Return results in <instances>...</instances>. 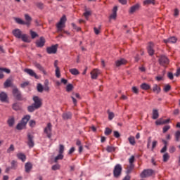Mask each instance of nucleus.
Listing matches in <instances>:
<instances>
[{"instance_id": "f257e3e1", "label": "nucleus", "mask_w": 180, "mask_h": 180, "mask_svg": "<svg viewBox=\"0 0 180 180\" xmlns=\"http://www.w3.org/2000/svg\"><path fill=\"white\" fill-rule=\"evenodd\" d=\"M32 99L34 103L27 107V110L28 112H30V113L35 111L36 109H40V108H41V105H43V103L41 102V100L40 98H39V96H34Z\"/></svg>"}, {"instance_id": "f03ea898", "label": "nucleus", "mask_w": 180, "mask_h": 180, "mask_svg": "<svg viewBox=\"0 0 180 180\" xmlns=\"http://www.w3.org/2000/svg\"><path fill=\"white\" fill-rule=\"evenodd\" d=\"M12 94L14 99H15V101H18V102H26L27 101L26 97H24L23 94H22V91H20V90L17 87H14L13 89Z\"/></svg>"}, {"instance_id": "7ed1b4c3", "label": "nucleus", "mask_w": 180, "mask_h": 180, "mask_svg": "<svg viewBox=\"0 0 180 180\" xmlns=\"http://www.w3.org/2000/svg\"><path fill=\"white\" fill-rule=\"evenodd\" d=\"M25 21L20 18H17L15 19L16 23H18V25H25L26 26H27V27H30L32 25V17L29 15V14H25Z\"/></svg>"}, {"instance_id": "20e7f679", "label": "nucleus", "mask_w": 180, "mask_h": 180, "mask_svg": "<svg viewBox=\"0 0 180 180\" xmlns=\"http://www.w3.org/2000/svg\"><path fill=\"white\" fill-rule=\"evenodd\" d=\"M158 63L162 67L167 68L169 64V59L165 55H161L159 56Z\"/></svg>"}, {"instance_id": "39448f33", "label": "nucleus", "mask_w": 180, "mask_h": 180, "mask_svg": "<svg viewBox=\"0 0 180 180\" xmlns=\"http://www.w3.org/2000/svg\"><path fill=\"white\" fill-rule=\"evenodd\" d=\"M65 22H67V17L64 15L56 24L58 32H63V28L65 27Z\"/></svg>"}, {"instance_id": "423d86ee", "label": "nucleus", "mask_w": 180, "mask_h": 180, "mask_svg": "<svg viewBox=\"0 0 180 180\" xmlns=\"http://www.w3.org/2000/svg\"><path fill=\"white\" fill-rule=\"evenodd\" d=\"M122 171H123V168L120 164H117L113 169L114 178H119L122 175Z\"/></svg>"}, {"instance_id": "0eeeda50", "label": "nucleus", "mask_w": 180, "mask_h": 180, "mask_svg": "<svg viewBox=\"0 0 180 180\" xmlns=\"http://www.w3.org/2000/svg\"><path fill=\"white\" fill-rule=\"evenodd\" d=\"M154 174V170L152 169H144L141 174V178H148V176H152Z\"/></svg>"}, {"instance_id": "6e6552de", "label": "nucleus", "mask_w": 180, "mask_h": 180, "mask_svg": "<svg viewBox=\"0 0 180 180\" xmlns=\"http://www.w3.org/2000/svg\"><path fill=\"white\" fill-rule=\"evenodd\" d=\"M57 50H58V44L51 45L46 48V53L48 54H57Z\"/></svg>"}, {"instance_id": "1a4fd4ad", "label": "nucleus", "mask_w": 180, "mask_h": 180, "mask_svg": "<svg viewBox=\"0 0 180 180\" xmlns=\"http://www.w3.org/2000/svg\"><path fill=\"white\" fill-rule=\"evenodd\" d=\"M52 129H53V125L51 124V123L49 122L47 124V126L45 127L44 130V132L45 133V134H46L48 139H50L52 136V134H51Z\"/></svg>"}, {"instance_id": "9d476101", "label": "nucleus", "mask_w": 180, "mask_h": 180, "mask_svg": "<svg viewBox=\"0 0 180 180\" xmlns=\"http://www.w3.org/2000/svg\"><path fill=\"white\" fill-rule=\"evenodd\" d=\"M154 43L153 42H148V46H147V51L148 54L150 56H154L155 51L154 50Z\"/></svg>"}, {"instance_id": "9b49d317", "label": "nucleus", "mask_w": 180, "mask_h": 180, "mask_svg": "<svg viewBox=\"0 0 180 180\" xmlns=\"http://www.w3.org/2000/svg\"><path fill=\"white\" fill-rule=\"evenodd\" d=\"M33 139H34V136L30 134V133H28L27 144L30 147V148H32V147H34V141L33 140Z\"/></svg>"}, {"instance_id": "f8f14e48", "label": "nucleus", "mask_w": 180, "mask_h": 180, "mask_svg": "<svg viewBox=\"0 0 180 180\" xmlns=\"http://www.w3.org/2000/svg\"><path fill=\"white\" fill-rule=\"evenodd\" d=\"M36 47H44V44H46V39L44 37H41L39 38V40H37L35 42Z\"/></svg>"}, {"instance_id": "ddd939ff", "label": "nucleus", "mask_w": 180, "mask_h": 180, "mask_svg": "<svg viewBox=\"0 0 180 180\" xmlns=\"http://www.w3.org/2000/svg\"><path fill=\"white\" fill-rule=\"evenodd\" d=\"M34 67H36V68L39 70V71L43 72V74L44 75H47V72H46V70H44V68H43V66H41V65L40 63L35 62V63H34Z\"/></svg>"}, {"instance_id": "4468645a", "label": "nucleus", "mask_w": 180, "mask_h": 180, "mask_svg": "<svg viewBox=\"0 0 180 180\" xmlns=\"http://www.w3.org/2000/svg\"><path fill=\"white\" fill-rule=\"evenodd\" d=\"M25 72H27V74H29L30 77H34L36 79H39V76L37 75V74H36V72H34V71H33V70L25 69Z\"/></svg>"}, {"instance_id": "2eb2a0df", "label": "nucleus", "mask_w": 180, "mask_h": 180, "mask_svg": "<svg viewBox=\"0 0 180 180\" xmlns=\"http://www.w3.org/2000/svg\"><path fill=\"white\" fill-rule=\"evenodd\" d=\"M99 74H101V72L99 71V70L94 69L91 72V79H96V78H98V75H99Z\"/></svg>"}, {"instance_id": "dca6fc26", "label": "nucleus", "mask_w": 180, "mask_h": 180, "mask_svg": "<svg viewBox=\"0 0 180 180\" xmlns=\"http://www.w3.org/2000/svg\"><path fill=\"white\" fill-rule=\"evenodd\" d=\"M13 36L16 37L17 39H20L22 37V31L19 29L13 30L12 32Z\"/></svg>"}, {"instance_id": "f3484780", "label": "nucleus", "mask_w": 180, "mask_h": 180, "mask_svg": "<svg viewBox=\"0 0 180 180\" xmlns=\"http://www.w3.org/2000/svg\"><path fill=\"white\" fill-rule=\"evenodd\" d=\"M127 64V60H126L124 58H122L120 60H117L115 61V65L116 67H120L121 65H126Z\"/></svg>"}, {"instance_id": "a211bd4d", "label": "nucleus", "mask_w": 180, "mask_h": 180, "mask_svg": "<svg viewBox=\"0 0 180 180\" xmlns=\"http://www.w3.org/2000/svg\"><path fill=\"white\" fill-rule=\"evenodd\" d=\"M139 9H140V4H136L132 6H131L129 12V13L133 14V13H134V12H136V11H139Z\"/></svg>"}, {"instance_id": "6ab92c4d", "label": "nucleus", "mask_w": 180, "mask_h": 180, "mask_svg": "<svg viewBox=\"0 0 180 180\" xmlns=\"http://www.w3.org/2000/svg\"><path fill=\"white\" fill-rule=\"evenodd\" d=\"M170 120V119H167L166 120H162V119H160L155 122V124H157V126H161V124H167V123H169Z\"/></svg>"}, {"instance_id": "aec40b11", "label": "nucleus", "mask_w": 180, "mask_h": 180, "mask_svg": "<svg viewBox=\"0 0 180 180\" xmlns=\"http://www.w3.org/2000/svg\"><path fill=\"white\" fill-rule=\"evenodd\" d=\"M0 101L1 102H7L8 101V94L2 91L0 93Z\"/></svg>"}, {"instance_id": "412c9836", "label": "nucleus", "mask_w": 180, "mask_h": 180, "mask_svg": "<svg viewBox=\"0 0 180 180\" xmlns=\"http://www.w3.org/2000/svg\"><path fill=\"white\" fill-rule=\"evenodd\" d=\"M12 109L13 110H15L16 112H18V110H22V106L20 105V103H14L12 105Z\"/></svg>"}, {"instance_id": "4be33fe9", "label": "nucleus", "mask_w": 180, "mask_h": 180, "mask_svg": "<svg viewBox=\"0 0 180 180\" xmlns=\"http://www.w3.org/2000/svg\"><path fill=\"white\" fill-rule=\"evenodd\" d=\"M29 120H30V115H25L22 117V119L21 120V123L24 125L26 126V124H27V122H29Z\"/></svg>"}, {"instance_id": "5701e85b", "label": "nucleus", "mask_w": 180, "mask_h": 180, "mask_svg": "<svg viewBox=\"0 0 180 180\" xmlns=\"http://www.w3.org/2000/svg\"><path fill=\"white\" fill-rule=\"evenodd\" d=\"M25 172L27 174H29L32 170V168H33V165L30 162H27L25 165Z\"/></svg>"}, {"instance_id": "b1692460", "label": "nucleus", "mask_w": 180, "mask_h": 180, "mask_svg": "<svg viewBox=\"0 0 180 180\" xmlns=\"http://www.w3.org/2000/svg\"><path fill=\"white\" fill-rule=\"evenodd\" d=\"M178 39L175 37H172L167 39H164L163 41L167 44V43H175Z\"/></svg>"}, {"instance_id": "393cba45", "label": "nucleus", "mask_w": 180, "mask_h": 180, "mask_svg": "<svg viewBox=\"0 0 180 180\" xmlns=\"http://www.w3.org/2000/svg\"><path fill=\"white\" fill-rule=\"evenodd\" d=\"M158 117H160V113H158V110L153 109L152 119H153V120H156V119H158Z\"/></svg>"}, {"instance_id": "a878e982", "label": "nucleus", "mask_w": 180, "mask_h": 180, "mask_svg": "<svg viewBox=\"0 0 180 180\" xmlns=\"http://www.w3.org/2000/svg\"><path fill=\"white\" fill-rule=\"evenodd\" d=\"M20 39L22 40V41H24L25 43H30V41H32L30 40V38L25 34H23L22 35H21Z\"/></svg>"}, {"instance_id": "bb28decb", "label": "nucleus", "mask_w": 180, "mask_h": 180, "mask_svg": "<svg viewBox=\"0 0 180 180\" xmlns=\"http://www.w3.org/2000/svg\"><path fill=\"white\" fill-rule=\"evenodd\" d=\"M17 158H18V160H21L22 162H25L26 161V155L22 153H18Z\"/></svg>"}, {"instance_id": "cd10ccee", "label": "nucleus", "mask_w": 180, "mask_h": 180, "mask_svg": "<svg viewBox=\"0 0 180 180\" xmlns=\"http://www.w3.org/2000/svg\"><path fill=\"white\" fill-rule=\"evenodd\" d=\"M62 117L63 120H68V119L72 117V114H71V112H65L63 114Z\"/></svg>"}, {"instance_id": "c85d7f7f", "label": "nucleus", "mask_w": 180, "mask_h": 180, "mask_svg": "<svg viewBox=\"0 0 180 180\" xmlns=\"http://www.w3.org/2000/svg\"><path fill=\"white\" fill-rule=\"evenodd\" d=\"M141 89H143V91H148V89H151V86L147 83H143L141 84Z\"/></svg>"}, {"instance_id": "c756f323", "label": "nucleus", "mask_w": 180, "mask_h": 180, "mask_svg": "<svg viewBox=\"0 0 180 180\" xmlns=\"http://www.w3.org/2000/svg\"><path fill=\"white\" fill-rule=\"evenodd\" d=\"M153 92H155L157 94H160L161 92V87L158 86V84H154Z\"/></svg>"}, {"instance_id": "7c9ffc66", "label": "nucleus", "mask_w": 180, "mask_h": 180, "mask_svg": "<svg viewBox=\"0 0 180 180\" xmlns=\"http://www.w3.org/2000/svg\"><path fill=\"white\" fill-rule=\"evenodd\" d=\"M133 169H134V165H129L127 166V167L126 174H127V175H129V174H131V171H133Z\"/></svg>"}, {"instance_id": "2f4dec72", "label": "nucleus", "mask_w": 180, "mask_h": 180, "mask_svg": "<svg viewBox=\"0 0 180 180\" xmlns=\"http://www.w3.org/2000/svg\"><path fill=\"white\" fill-rule=\"evenodd\" d=\"M69 72L72 75H79V71L77 68L70 69Z\"/></svg>"}, {"instance_id": "473e14b6", "label": "nucleus", "mask_w": 180, "mask_h": 180, "mask_svg": "<svg viewBox=\"0 0 180 180\" xmlns=\"http://www.w3.org/2000/svg\"><path fill=\"white\" fill-rule=\"evenodd\" d=\"M106 151L108 153H115L116 151V148L110 146L106 147Z\"/></svg>"}, {"instance_id": "72a5a7b5", "label": "nucleus", "mask_w": 180, "mask_h": 180, "mask_svg": "<svg viewBox=\"0 0 180 180\" xmlns=\"http://www.w3.org/2000/svg\"><path fill=\"white\" fill-rule=\"evenodd\" d=\"M7 123L9 126V127H12V126H13V124H15V117H11L10 119L8 120Z\"/></svg>"}, {"instance_id": "f704fd0d", "label": "nucleus", "mask_w": 180, "mask_h": 180, "mask_svg": "<svg viewBox=\"0 0 180 180\" xmlns=\"http://www.w3.org/2000/svg\"><path fill=\"white\" fill-rule=\"evenodd\" d=\"M35 6H37V8H38V9H40L41 11H43V9H44V4L41 2L35 3Z\"/></svg>"}, {"instance_id": "c9c22d12", "label": "nucleus", "mask_w": 180, "mask_h": 180, "mask_svg": "<svg viewBox=\"0 0 180 180\" xmlns=\"http://www.w3.org/2000/svg\"><path fill=\"white\" fill-rule=\"evenodd\" d=\"M4 85V88H9L12 85V81H11V79H8L7 80H6Z\"/></svg>"}, {"instance_id": "e433bc0d", "label": "nucleus", "mask_w": 180, "mask_h": 180, "mask_svg": "<svg viewBox=\"0 0 180 180\" xmlns=\"http://www.w3.org/2000/svg\"><path fill=\"white\" fill-rule=\"evenodd\" d=\"M155 5V0H145L143 5Z\"/></svg>"}, {"instance_id": "4c0bfd02", "label": "nucleus", "mask_w": 180, "mask_h": 180, "mask_svg": "<svg viewBox=\"0 0 180 180\" xmlns=\"http://www.w3.org/2000/svg\"><path fill=\"white\" fill-rule=\"evenodd\" d=\"M64 158V155L63 153H59L54 159V162H58V160H63Z\"/></svg>"}, {"instance_id": "58836bf2", "label": "nucleus", "mask_w": 180, "mask_h": 180, "mask_svg": "<svg viewBox=\"0 0 180 180\" xmlns=\"http://www.w3.org/2000/svg\"><path fill=\"white\" fill-rule=\"evenodd\" d=\"M31 39H36V37H39V34L33 30L30 31Z\"/></svg>"}, {"instance_id": "ea45409f", "label": "nucleus", "mask_w": 180, "mask_h": 180, "mask_svg": "<svg viewBox=\"0 0 180 180\" xmlns=\"http://www.w3.org/2000/svg\"><path fill=\"white\" fill-rule=\"evenodd\" d=\"M11 169H16L18 168V162L16 160L11 161Z\"/></svg>"}, {"instance_id": "a19ab883", "label": "nucleus", "mask_w": 180, "mask_h": 180, "mask_svg": "<svg viewBox=\"0 0 180 180\" xmlns=\"http://www.w3.org/2000/svg\"><path fill=\"white\" fill-rule=\"evenodd\" d=\"M91 15H92V12L88 11L86 10H85V12L83 13V16H84V18L86 20H88V18L91 16Z\"/></svg>"}, {"instance_id": "79ce46f5", "label": "nucleus", "mask_w": 180, "mask_h": 180, "mask_svg": "<svg viewBox=\"0 0 180 180\" xmlns=\"http://www.w3.org/2000/svg\"><path fill=\"white\" fill-rule=\"evenodd\" d=\"M104 134L105 136H110V134H112V129L109 127H106Z\"/></svg>"}, {"instance_id": "37998d69", "label": "nucleus", "mask_w": 180, "mask_h": 180, "mask_svg": "<svg viewBox=\"0 0 180 180\" xmlns=\"http://www.w3.org/2000/svg\"><path fill=\"white\" fill-rule=\"evenodd\" d=\"M74 89V86L71 84H69L66 86V91L67 92H71Z\"/></svg>"}, {"instance_id": "c03bdc74", "label": "nucleus", "mask_w": 180, "mask_h": 180, "mask_svg": "<svg viewBox=\"0 0 180 180\" xmlns=\"http://www.w3.org/2000/svg\"><path fill=\"white\" fill-rule=\"evenodd\" d=\"M23 127H26L22 122H20L17 124L16 129L17 130H23Z\"/></svg>"}, {"instance_id": "a18cd8bd", "label": "nucleus", "mask_w": 180, "mask_h": 180, "mask_svg": "<svg viewBox=\"0 0 180 180\" xmlns=\"http://www.w3.org/2000/svg\"><path fill=\"white\" fill-rule=\"evenodd\" d=\"M15 151V146L13 144H11L10 147L7 149V153L9 154L10 153H12Z\"/></svg>"}, {"instance_id": "49530a36", "label": "nucleus", "mask_w": 180, "mask_h": 180, "mask_svg": "<svg viewBox=\"0 0 180 180\" xmlns=\"http://www.w3.org/2000/svg\"><path fill=\"white\" fill-rule=\"evenodd\" d=\"M108 120H112L113 117H115V113L113 112H110L109 110H108Z\"/></svg>"}, {"instance_id": "de8ad7c7", "label": "nucleus", "mask_w": 180, "mask_h": 180, "mask_svg": "<svg viewBox=\"0 0 180 180\" xmlns=\"http://www.w3.org/2000/svg\"><path fill=\"white\" fill-rule=\"evenodd\" d=\"M171 90V85L169 84H166L163 89L164 92H169Z\"/></svg>"}, {"instance_id": "09e8293b", "label": "nucleus", "mask_w": 180, "mask_h": 180, "mask_svg": "<svg viewBox=\"0 0 180 180\" xmlns=\"http://www.w3.org/2000/svg\"><path fill=\"white\" fill-rule=\"evenodd\" d=\"M130 144H131V146H134V144H136V140L134 139V137L133 136H130L129 139H128Z\"/></svg>"}, {"instance_id": "8fccbe9b", "label": "nucleus", "mask_w": 180, "mask_h": 180, "mask_svg": "<svg viewBox=\"0 0 180 180\" xmlns=\"http://www.w3.org/2000/svg\"><path fill=\"white\" fill-rule=\"evenodd\" d=\"M169 160V155L168 153H165L163 155V161L164 162H167Z\"/></svg>"}, {"instance_id": "3c124183", "label": "nucleus", "mask_w": 180, "mask_h": 180, "mask_svg": "<svg viewBox=\"0 0 180 180\" xmlns=\"http://www.w3.org/2000/svg\"><path fill=\"white\" fill-rule=\"evenodd\" d=\"M72 26L73 29H75V30H76L77 32H81V27H77V25H75V23L72 22Z\"/></svg>"}, {"instance_id": "603ef678", "label": "nucleus", "mask_w": 180, "mask_h": 180, "mask_svg": "<svg viewBox=\"0 0 180 180\" xmlns=\"http://www.w3.org/2000/svg\"><path fill=\"white\" fill-rule=\"evenodd\" d=\"M60 165L57 164V165H54L52 166L51 169L52 171H57L58 169H60Z\"/></svg>"}, {"instance_id": "864d4df0", "label": "nucleus", "mask_w": 180, "mask_h": 180, "mask_svg": "<svg viewBox=\"0 0 180 180\" xmlns=\"http://www.w3.org/2000/svg\"><path fill=\"white\" fill-rule=\"evenodd\" d=\"M59 154H64V145H59Z\"/></svg>"}, {"instance_id": "5fc2aeb1", "label": "nucleus", "mask_w": 180, "mask_h": 180, "mask_svg": "<svg viewBox=\"0 0 180 180\" xmlns=\"http://www.w3.org/2000/svg\"><path fill=\"white\" fill-rule=\"evenodd\" d=\"M101 25L99 26L98 29L96 28V27H94L95 34H99V33H101Z\"/></svg>"}, {"instance_id": "6e6d98bb", "label": "nucleus", "mask_w": 180, "mask_h": 180, "mask_svg": "<svg viewBox=\"0 0 180 180\" xmlns=\"http://www.w3.org/2000/svg\"><path fill=\"white\" fill-rule=\"evenodd\" d=\"M56 75L57 78H60V77H61V73L60 72V68H57L56 69Z\"/></svg>"}, {"instance_id": "4d7b16f0", "label": "nucleus", "mask_w": 180, "mask_h": 180, "mask_svg": "<svg viewBox=\"0 0 180 180\" xmlns=\"http://www.w3.org/2000/svg\"><path fill=\"white\" fill-rule=\"evenodd\" d=\"M0 71H4V72H6V74H11V70L5 68H0Z\"/></svg>"}, {"instance_id": "13d9d810", "label": "nucleus", "mask_w": 180, "mask_h": 180, "mask_svg": "<svg viewBox=\"0 0 180 180\" xmlns=\"http://www.w3.org/2000/svg\"><path fill=\"white\" fill-rule=\"evenodd\" d=\"M43 89H44V87L41 85V84H37V91H38V92H43Z\"/></svg>"}, {"instance_id": "bf43d9fd", "label": "nucleus", "mask_w": 180, "mask_h": 180, "mask_svg": "<svg viewBox=\"0 0 180 180\" xmlns=\"http://www.w3.org/2000/svg\"><path fill=\"white\" fill-rule=\"evenodd\" d=\"M175 137H176V141H179L180 131H177L175 133Z\"/></svg>"}, {"instance_id": "052dcab7", "label": "nucleus", "mask_w": 180, "mask_h": 180, "mask_svg": "<svg viewBox=\"0 0 180 180\" xmlns=\"http://www.w3.org/2000/svg\"><path fill=\"white\" fill-rule=\"evenodd\" d=\"M167 77L169 78V79H171V80L174 79V74L171 72H169L167 73Z\"/></svg>"}, {"instance_id": "680f3d73", "label": "nucleus", "mask_w": 180, "mask_h": 180, "mask_svg": "<svg viewBox=\"0 0 180 180\" xmlns=\"http://www.w3.org/2000/svg\"><path fill=\"white\" fill-rule=\"evenodd\" d=\"M171 129V126L169 125H166L163 127V133H167V130Z\"/></svg>"}, {"instance_id": "e2e57ef3", "label": "nucleus", "mask_w": 180, "mask_h": 180, "mask_svg": "<svg viewBox=\"0 0 180 180\" xmlns=\"http://www.w3.org/2000/svg\"><path fill=\"white\" fill-rule=\"evenodd\" d=\"M29 124H30V127H34V126H36V121L30 120L29 122Z\"/></svg>"}, {"instance_id": "0e129e2a", "label": "nucleus", "mask_w": 180, "mask_h": 180, "mask_svg": "<svg viewBox=\"0 0 180 180\" xmlns=\"http://www.w3.org/2000/svg\"><path fill=\"white\" fill-rule=\"evenodd\" d=\"M132 92L136 94V95L139 94V89L136 86L132 87Z\"/></svg>"}, {"instance_id": "69168bd1", "label": "nucleus", "mask_w": 180, "mask_h": 180, "mask_svg": "<svg viewBox=\"0 0 180 180\" xmlns=\"http://www.w3.org/2000/svg\"><path fill=\"white\" fill-rule=\"evenodd\" d=\"M29 85V82H25L20 84L21 88H26Z\"/></svg>"}, {"instance_id": "338daca9", "label": "nucleus", "mask_w": 180, "mask_h": 180, "mask_svg": "<svg viewBox=\"0 0 180 180\" xmlns=\"http://www.w3.org/2000/svg\"><path fill=\"white\" fill-rule=\"evenodd\" d=\"M114 137L119 139V137H120V133L117 131H114Z\"/></svg>"}, {"instance_id": "774afa93", "label": "nucleus", "mask_w": 180, "mask_h": 180, "mask_svg": "<svg viewBox=\"0 0 180 180\" xmlns=\"http://www.w3.org/2000/svg\"><path fill=\"white\" fill-rule=\"evenodd\" d=\"M134 162V156H131L130 158H129V165H134V164H133Z\"/></svg>"}]
</instances>
